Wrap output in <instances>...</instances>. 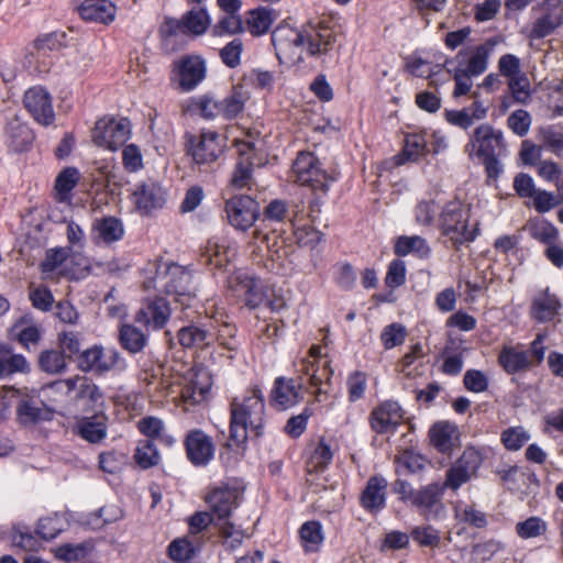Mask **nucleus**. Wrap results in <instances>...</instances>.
<instances>
[{
    "mask_svg": "<svg viewBox=\"0 0 563 563\" xmlns=\"http://www.w3.org/2000/svg\"><path fill=\"white\" fill-rule=\"evenodd\" d=\"M430 153L428 148V132L416 130L405 135L401 151L394 156L397 166L408 162H418Z\"/></svg>",
    "mask_w": 563,
    "mask_h": 563,
    "instance_id": "nucleus-25",
    "label": "nucleus"
},
{
    "mask_svg": "<svg viewBox=\"0 0 563 563\" xmlns=\"http://www.w3.org/2000/svg\"><path fill=\"white\" fill-rule=\"evenodd\" d=\"M482 462L483 456L477 449L466 448L463 454L446 471L443 487L457 490L475 476Z\"/></svg>",
    "mask_w": 563,
    "mask_h": 563,
    "instance_id": "nucleus-16",
    "label": "nucleus"
},
{
    "mask_svg": "<svg viewBox=\"0 0 563 563\" xmlns=\"http://www.w3.org/2000/svg\"><path fill=\"white\" fill-rule=\"evenodd\" d=\"M48 388L66 389L67 393L78 390L77 397L86 399L92 408H102L104 406V395L101 389L91 380L81 376H74L67 379L57 380Z\"/></svg>",
    "mask_w": 563,
    "mask_h": 563,
    "instance_id": "nucleus-23",
    "label": "nucleus"
},
{
    "mask_svg": "<svg viewBox=\"0 0 563 563\" xmlns=\"http://www.w3.org/2000/svg\"><path fill=\"white\" fill-rule=\"evenodd\" d=\"M155 287L175 296L176 301L186 307L196 296V283L191 272L175 263L158 266Z\"/></svg>",
    "mask_w": 563,
    "mask_h": 563,
    "instance_id": "nucleus-9",
    "label": "nucleus"
},
{
    "mask_svg": "<svg viewBox=\"0 0 563 563\" xmlns=\"http://www.w3.org/2000/svg\"><path fill=\"white\" fill-rule=\"evenodd\" d=\"M120 342L131 353L141 352L146 345V335L132 324H123L120 329Z\"/></svg>",
    "mask_w": 563,
    "mask_h": 563,
    "instance_id": "nucleus-47",
    "label": "nucleus"
},
{
    "mask_svg": "<svg viewBox=\"0 0 563 563\" xmlns=\"http://www.w3.org/2000/svg\"><path fill=\"white\" fill-rule=\"evenodd\" d=\"M131 122L126 118L115 120L114 118L99 119L92 129V142L109 151H117L130 139Z\"/></svg>",
    "mask_w": 563,
    "mask_h": 563,
    "instance_id": "nucleus-14",
    "label": "nucleus"
},
{
    "mask_svg": "<svg viewBox=\"0 0 563 563\" xmlns=\"http://www.w3.org/2000/svg\"><path fill=\"white\" fill-rule=\"evenodd\" d=\"M170 318V308L164 298L147 300L142 309L135 314V321L151 328L159 330L165 327Z\"/></svg>",
    "mask_w": 563,
    "mask_h": 563,
    "instance_id": "nucleus-26",
    "label": "nucleus"
},
{
    "mask_svg": "<svg viewBox=\"0 0 563 563\" xmlns=\"http://www.w3.org/2000/svg\"><path fill=\"white\" fill-rule=\"evenodd\" d=\"M300 544L305 552H318L324 542V531L322 525L317 520H309L301 525L299 529Z\"/></svg>",
    "mask_w": 563,
    "mask_h": 563,
    "instance_id": "nucleus-36",
    "label": "nucleus"
},
{
    "mask_svg": "<svg viewBox=\"0 0 563 563\" xmlns=\"http://www.w3.org/2000/svg\"><path fill=\"white\" fill-rule=\"evenodd\" d=\"M225 139L216 131L202 129L198 135L187 136L186 150L198 165L216 162L224 152Z\"/></svg>",
    "mask_w": 563,
    "mask_h": 563,
    "instance_id": "nucleus-13",
    "label": "nucleus"
},
{
    "mask_svg": "<svg viewBox=\"0 0 563 563\" xmlns=\"http://www.w3.org/2000/svg\"><path fill=\"white\" fill-rule=\"evenodd\" d=\"M243 52V42L241 38H234L227 43L219 53L221 62L229 68H236L241 64Z\"/></svg>",
    "mask_w": 563,
    "mask_h": 563,
    "instance_id": "nucleus-60",
    "label": "nucleus"
},
{
    "mask_svg": "<svg viewBox=\"0 0 563 563\" xmlns=\"http://www.w3.org/2000/svg\"><path fill=\"white\" fill-rule=\"evenodd\" d=\"M332 457L333 450L323 439H321L308 461V470L310 472L323 471L331 463Z\"/></svg>",
    "mask_w": 563,
    "mask_h": 563,
    "instance_id": "nucleus-55",
    "label": "nucleus"
},
{
    "mask_svg": "<svg viewBox=\"0 0 563 563\" xmlns=\"http://www.w3.org/2000/svg\"><path fill=\"white\" fill-rule=\"evenodd\" d=\"M561 308L559 299L549 292H542L533 298L531 317L539 322L552 321Z\"/></svg>",
    "mask_w": 563,
    "mask_h": 563,
    "instance_id": "nucleus-35",
    "label": "nucleus"
},
{
    "mask_svg": "<svg viewBox=\"0 0 563 563\" xmlns=\"http://www.w3.org/2000/svg\"><path fill=\"white\" fill-rule=\"evenodd\" d=\"M405 410L396 400H384L376 405L369 413V426L379 434L394 433L405 421Z\"/></svg>",
    "mask_w": 563,
    "mask_h": 563,
    "instance_id": "nucleus-19",
    "label": "nucleus"
},
{
    "mask_svg": "<svg viewBox=\"0 0 563 563\" xmlns=\"http://www.w3.org/2000/svg\"><path fill=\"white\" fill-rule=\"evenodd\" d=\"M439 228L441 236L460 246L475 241L479 234V222L471 221V209L460 200L445 203L440 218Z\"/></svg>",
    "mask_w": 563,
    "mask_h": 563,
    "instance_id": "nucleus-6",
    "label": "nucleus"
},
{
    "mask_svg": "<svg viewBox=\"0 0 563 563\" xmlns=\"http://www.w3.org/2000/svg\"><path fill=\"white\" fill-rule=\"evenodd\" d=\"M444 487L440 483H431L416 490L412 506L424 512L438 504L443 495Z\"/></svg>",
    "mask_w": 563,
    "mask_h": 563,
    "instance_id": "nucleus-42",
    "label": "nucleus"
},
{
    "mask_svg": "<svg viewBox=\"0 0 563 563\" xmlns=\"http://www.w3.org/2000/svg\"><path fill=\"white\" fill-rule=\"evenodd\" d=\"M499 365L508 374H515L529 368L532 361L527 351L515 346H504L498 355Z\"/></svg>",
    "mask_w": 563,
    "mask_h": 563,
    "instance_id": "nucleus-34",
    "label": "nucleus"
},
{
    "mask_svg": "<svg viewBox=\"0 0 563 563\" xmlns=\"http://www.w3.org/2000/svg\"><path fill=\"white\" fill-rule=\"evenodd\" d=\"M167 192L163 186L152 178L135 184L131 194L132 201L142 214L162 209L166 203Z\"/></svg>",
    "mask_w": 563,
    "mask_h": 563,
    "instance_id": "nucleus-20",
    "label": "nucleus"
},
{
    "mask_svg": "<svg viewBox=\"0 0 563 563\" xmlns=\"http://www.w3.org/2000/svg\"><path fill=\"white\" fill-rule=\"evenodd\" d=\"M230 440L236 445L247 441L249 434L260 435L265 421V399L260 385H252L230 404Z\"/></svg>",
    "mask_w": 563,
    "mask_h": 563,
    "instance_id": "nucleus-2",
    "label": "nucleus"
},
{
    "mask_svg": "<svg viewBox=\"0 0 563 563\" xmlns=\"http://www.w3.org/2000/svg\"><path fill=\"white\" fill-rule=\"evenodd\" d=\"M488 107L481 100H474L473 103L461 110H445L444 117L448 123L462 130H468L475 121L484 120L487 117Z\"/></svg>",
    "mask_w": 563,
    "mask_h": 563,
    "instance_id": "nucleus-30",
    "label": "nucleus"
},
{
    "mask_svg": "<svg viewBox=\"0 0 563 563\" xmlns=\"http://www.w3.org/2000/svg\"><path fill=\"white\" fill-rule=\"evenodd\" d=\"M188 460L196 466H206L214 456L212 439L201 430L190 431L185 440Z\"/></svg>",
    "mask_w": 563,
    "mask_h": 563,
    "instance_id": "nucleus-24",
    "label": "nucleus"
},
{
    "mask_svg": "<svg viewBox=\"0 0 563 563\" xmlns=\"http://www.w3.org/2000/svg\"><path fill=\"white\" fill-rule=\"evenodd\" d=\"M380 341L386 350L401 345L407 338V329L404 324L394 322L386 325L380 332Z\"/></svg>",
    "mask_w": 563,
    "mask_h": 563,
    "instance_id": "nucleus-56",
    "label": "nucleus"
},
{
    "mask_svg": "<svg viewBox=\"0 0 563 563\" xmlns=\"http://www.w3.org/2000/svg\"><path fill=\"white\" fill-rule=\"evenodd\" d=\"M271 40L278 60L295 65L302 62L303 52L311 57L331 52L336 42V33L321 22L303 26L302 30L279 25L272 32Z\"/></svg>",
    "mask_w": 563,
    "mask_h": 563,
    "instance_id": "nucleus-1",
    "label": "nucleus"
},
{
    "mask_svg": "<svg viewBox=\"0 0 563 563\" xmlns=\"http://www.w3.org/2000/svg\"><path fill=\"white\" fill-rule=\"evenodd\" d=\"M454 517L461 523L475 528H484L487 525L486 514L479 510L474 504L457 501L454 506Z\"/></svg>",
    "mask_w": 563,
    "mask_h": 563,
    "instance_id": "nucleus-40",
    "label": "nucleus"
},
{
    "mask_svg": "<svg viewBox=\"0 0 563 563\" xmlns=\"http://www.w3.org/2000/svg\"><path fill=\"white\" fill-rule=\"evenodd\" d=\"M431 444L443 454L450 453L460 444V431L455 423L438 421L429 430Z\"/></svg>",
    "mask_w": 563,
    "mask_h": 563,
    "instance_id": "nucleus-27",
    "label": "nucleus"
},
{
    "mask_svg": "<svg viewBox=\"0 0 563 563\" xmlns=\"http://www.w3.org/2000/svg\"><path fill=\"white\" fill-rule=\"evenodd\" d=\"M66 523V519L63 515L54 514L38 520L36 533L40 534L42 539L51 540L65 529Z\"/></svg>",
    "mask_w": 563,
    "mask_h": 563,
    "instance_id": "nucleus-51",
    "label": "nucleus"
},
{
    "mask_svg": "<svg viewBox=\"0 0 563 563\" xmlns=\"http://www.w3.org/2000/svg\"><path fill=\"white\" fill-rule=\"evenodd\" d=\"M250 95L242 85H234L223 99L218 100L211 93L190 98L187 110L205 120L222 118L232 121L244 112Z\"/></svg>",
    "mask_w": 563,
    "mask_h": 563,
    "instance_id": "nucleus-5",
    "label": "nucleus"
},
{
    "mask_svg": "<svg viewBox=\"0 0 563 563\" xmlns=\"http://www.w3.org/2000/svg\"><path fill=\"white\" fill-rule=\"evenodd\" d=\"M531 115L528 111L519 109L514 111L507 119L508 128L518 136L528 134L531 125Z\"/></svg>",
    "mask_w": 563,
    "mask_h": 563,
    "instance_id": "nucleus-61",
    "label": "nucleus"
},
{
    "mask_svg": "<svg viewBox=\"0 0 563 563\" xmlns=\"http://www.w3.org/2000/svg\"><path fill=\"white\" fill-rule=\"evenodd\" d=\"M496 44V38H487L483 44L461 48L455 56L445 58L443 67L452 76L455 84L454 98L466 96L473 86L472 78L486 71L489 55Z\"/></svg>",
    "mask_w": 563,
    "mask_h": 563,
    "instance_id": "nucleus-3",
    "label": "nucleus"
},
{
    "mask_svg": "<svg viewBox=\"0 0 563 563\" xmlns=\"http://www.w3.org/2000/svg\"><path fill=\"white\" fill-rule=\"evenodd\" d=\"M64 273L73 279L84 278L90 269V261L79 251H69L68 261H66Z\"/></svg>",
    "mask_w": 563,
    "mask_h": 563,
    "instance_id": "nucleus-54",
    "label": "nucleus"
},
{
    "mask_svg": "<svg viewBox=\"0 0 563 563\" xmlns=\"http://www.w3.org/2000/svg\"><path fill=\"white\" fill-rule=\"evenodd\" d=\"M256 161L239 159L234 166L231 185L236 189L250 188Z\"/></svg>",
    "mask_w": 563,
    "mask_h": 563,
    "instance_id": "nucleus-53",
    "label": "nucleus"
},
{
    "mask_svg": "<svg viewBox=\"0 0 563 563\" xmlns=\"http://www.w3.org/2000/svg\"><path fill=\"white\" fill-rule=\"evenodd\" d=\"M321 358V346L313 345L309 350L306 357L300 361L298 372L308 377L311 388H316L314 396L317 401H322V395L325 393L322 389L323 380L329 379L330 372L324 363L321 367L319 365Z\"/></svg>",
    "mask_w": 563,
    "mask_h": 563,
    "instance_id": "nucleus-21",
    "label": "nucleus"
},
{
    "mask_svg": "<svg viewBox=\"0 0 563 563\" xmlns=\"http://www.w3.org/2000/svg\"><path fill=\"white\" fill-rule=\"evenodd\" d=\"M244 31V21L240 14H223L213 25L212 35L222 37L241 34Z\"/></svg>",
    "mask_w": 563,
    "mask_h": 563,
    "instance_id": "nucleus-48",
    "label": "nucleus"
},
{
    "mask_svg": "<svg viewBox=\"0 0 563 563\" xmlns=\"http://www.w3.org/2000/svg\"><path fill=\"white\" fill-rule=\"evenodd\" d=\"M291 168L296 181L300 186L310 188L317 197H325L331 185L339 178V173L335 170L323 169L319 157L310 151L298 152Z\"/></svg>",
    "mask_w": 563,
    "mask_h": 563,
    "instance_id": "nucleus-7",
    "label": "nucleus"
},
{
    "mask_svg": "<svg viewBox=\"0 0 563 563\" xmlns=\"http://www.w3.org/2000/svg\"><path fill=\"white\" fill-rule=\"evenodd\" d=\"M563 25V1L547 0L542 14L536 19L530 31V37L544 38Z\"/></svg>",
    "mask_w": 563,
    "mask_h": 563,
    "instance_id": "nucleus-22",
    "label": "nucleus"
},
{
    "mask_svg": "<svg viewBox=\"0 0 563 563\" xmlns=\"http://www.w3.org/2000/svg\"><path fill=\"white\" fill-rule=\"evenodd\" d=\"M506 148V141L501 130L495 129L489 123H482L470 134L465 151L470 157L478 158L485 167L488 179H497L503 165L498 157Z\"/></svg>",
    "mask_w": 563,
    "mask_h": 563,
    "instance_id": "nucleus-4",
    "label": "nucleus"
},
{
    "mask_svg": "<svg viewBox=\"0 0 563 563\" xmlns=\"http://www.w3.org/2000/svg\"><path fill=\"white\" fill-rule=\"evenodd\" d=\"M276 18L277 12L274 9L266 7L252 9L247 12V18L244 22L245 30L253 36H262L269 31Z\"/></svg>",
    "mask_w": 563,
    "mask_h": 563,
    "instance_id": "nucleus-33",
    "label": "nucleus"
},
{
    "mask_svg": "<svg viewBox=\"0 0 563 563\" xmlns=\"http://www.w3.org/2000/svg\"><path fill=\"white\" fill-rule=\"evenodd\" d=\"M78 181V169L76 167H66L55 179V190L60 197H65L76 187Z\"/></svg>",
    "mask_w": 563,
    "mask_h": 563,
    "instance_id": "nucleus-59",
    "label": "nucleus"
},
{
    "mask_svg": "<svg viewBox=\"0 0 563 563\" xmlns=\"http://www.w3.org/2000/svg\"><path fill=\"white\" fill-rule=\"evenodd\" d=\"M515 530L517 536L523 540L534 539L547 533L548 523L540 517L531 516L526 520L517 522Z\"/></svg>",
    "mask_w": 563,
    "mask_h": 563,
    "instance_id": "nucleus-50",
    "label": "nucleus"
},
{
    "mask_svg": "<svg viewBox=\"0 0 563 563\" xmlns=\"http://www.w3.org/2000/svg\"><path fill=\"white\" fill-rule=\"evenodd\" d=\"M16 340L26 349L40 340V330L35 324L18 323L13 328Z\"/></svg>",
    "mask_w": 563,
    "mask_h": 563,
    "instance_id": "nucleus-63",
    "label": "nucleus"
},
{
    "mask_svg": "<svg viewBox=\"0 0 563 563\" xmlns=\"http://www.w3.org/2000/svg\"><path fill=\"white\" fill-rule=\"evenodd\" d=\"M78 433L90 443H97L107 435V426L102 418H86L78 426Z\"/></svg>",
    "mask_w": 563,
    "mask_h": 563,
    "instance_id": "nucleus-45",
    "label": "nucleus"
},
{
    "mask_svg": "<svg viewBox=\"0 0 563 563\" xmlns=\"http://www.w3.org/2000/svg\"><path fill=\"white\" fill-rule=\"evenodd\" d=\"M92 230L106 243L119 241L124 233L121 220L114 217H104L96 220Z\"/></svg>",
    "mask_w": 563,
    "mask_h": 563,
    "instance_id": "nucleus-39",
    "label": "nucleus"
},
{
    "mask_svg": "<svg viewBox=\"0 0 563 563\" xmlns=\"http://www.w3.org/2000/svg\"><path fill=\"white\" fill-rule=\"evenodd\" d=\"M35 140L34 131L18 120L11 121L5 130V144L8 151L20 154L31 150Z\"/></svg>",
    "mask_w": 563,
    "mask_h": 563,
    "instance_id": "nucleus-29",
    "label": "nucleus"
},
{
    "mask_svg": "<svg viewBox=\"0 0 563 563\" xmlns=\"http://www.w3.org/2000/svg\"><path fill=\"white\" fill-rule=\"evenodd\" d=\"M224 210L229 223L242 231L250 229L260 217V203L247 195H235L228 199Z\"/></svg>",
    "mask_w": 563,
    "mask_h": 563,
    "instance_id": "nucleus-17",
    "label": "nucleus"
},
{
    "mask_svg": "<svg viewBox=\"0 0 563 563\" xmlns=\"http://www.w3.org/2000/svg\"><path fill=\"white\" fill-rule=\"evenodd\" d=\"M347 391H349V400L354 402L363 398L366 387H367V377L363 372H354L347 377Z\"/></svg>",
    "mask_w": 563,
    "mask_h": 563,
    "instance_id": "nucleus-64",
    "label": "nucleus"
},
{
    "mask_svg": "<svg viewBox=\"0 0 563 563\" xmlns=\"http://www.w3.org/2000/svg\"><path fill=\"white\" fill-rule=\"evenodd\" d=\"M207 60L199 54H184L169 66V80L181 92L197 89L207 78Z\"/></svg>",
    "mask_w": 563,
    "mask_h": 563,
    "instance_id": "nucleus-10",
    "label": "nucleus"
},
{
    "mask_svg": "<svg viewBox=\"0 0 563 563\" xmlns=\"http://www.w3.org/2000/svg\"><path fill=\"white\" fill-rule=\"evenodd\" d=\"M117 7L109 0H85L79 14L85 21L109 24L115 18Z\"/></svg>",
    "mask_w": 563,
    "mask_h": 563,
    "instance_id": "nucleus-31",
    "label": "nucleus"
},
{
    "mask_svg": "<svg viewBox=\"0 0 563 563\" xmlns=\"http://www.w3.org/2000/svg\"><path fill=\"white\" fill-rule=\"evenodd\" d=\"M532 236L545 246H556L558 230L550 222H542L533 225L531 229Z\"/></svg>",
    "mask_w": 563,
    "mask_h": 563,
    "instance_id": "nucleus-62",
    "label": "nucleus"
},
{
    "mask_svg": "<svg viewBox=\"0 0 563 563\" xmlns=\"http://www.w3.org/2000/svg\"><path fill=\"white\" fill-rule=\"evenodd\" d=\"M302 399L301 384L291 378L278 377L272 390V401L275 407L285 410L294 407Z\"/></svg>",
    "mask_w": 563,
    "mask_h": 563,
    "instance_id": "nucleus-28",
    "label": "nucleus"
},
{
    "mask_svg": "<svg viewBox=\"0 0 563 563\" xmlns=\"http://www.w3.org/2000/svg\"><path fill=\"white\" fill-rule=\"evenodd\" d=\"M78 367L86 373L102 375L124 371L126 362L117 349L95 344L78 355Z\"/></svg>",
    "mask_w": 563,
    "mask_h": 563,
    "instance_id": "nucleus-11",
    "label": "nucleus"
},
{
    "mask_svg": "<svg viewBox=\"0 0 563 563\" xmlns=\"http://www.w3.org/2000/svg\"><path fill=\"white\" fill-rule=\"evenodd\" d=\"M530 440V433L523 427H511L501 433V441L506 449L518 451Z\"/></svg>",
    "mask_w": 563,
    "mask_h": 563,
    "instance_id": "nucleus-58",
    "label": "nucleus"
},
{
    "mask_svg": "<svg viewBox=\"0 0 563 563\" xmlns=\"http://www.w3.org/2000/svg\"><path fill=\"white\" fill-rule=\"evenodd\" d=\"M29 368V363L23 355L15 354L9 346L0 344V377L14 373H24Z\"/></svg>",
    "mask_w": 563,
    "mask_h": 563,
    "instance_id": "nucleus-38",
    "label": "nucleus"
},
{
    "mask_svg": "<svg viewBox=\"0 0 563 563\" xmlns=\"http://www.w3.org/2000/svg\"><path fill=\"white\" fill-rule=\"evenodd\" d=\"M211 336L208 330L197 325L184 327L178 331V340L184 347L208 345Z\"/></svg>",
    "mask_w": 563,
    "mask_h": 563,
    "instance_id": "nucleus-46",
    "label": "nucleus"
},
{
    "mask_svg": "<svg viewBox=\"0 0 563 563\" xmlns=\"http://www.w3.org/2000/svg\"><path fill=\"white\" fill-rule=\"evenodd\" d=\"M161 455L156 445L151 440L140 441L134 452L135 463L143 470L153 467L159 463Z\"/></svg>",
    "mask_w": 563,
    "mask_h": 563,
    "instance_id": "nucleus-49",
    "label": "nucleus"
},
{
    "mask_svg": "<svg viewBox=\"0 0 563 563\" xmlns=\"http://www.w3.org/2000/svg\"><path fill=\"white\" fill-rule=\"evenodd\" d=\"M243 488L230 484H222L209 489L205 501L216 517V522L231 518L243 499Z\"/></svg>",
    "mask_w": 563,
    "mask_h": 563,
    "instance_id": "nucleus-15",
    "label": "nucleus"
},
{
    "mask_svg": "<svg viewBox=\"0 0 563 563\" xmlns=\"http://www.w3.org/2000/svg\"><path fill=\"white\" fill-rule=\"evenodd\" d=\"M177 384L183 402L186 406H195L205 402L209 398L212 377L206 367L195 365L179 376Z\"/></svg>",
    "mask_w": 563,
    "mask_h": 563,
    "instance_id": "nucleus-12",
    "label": "nucleus"
},
{
    "mask_svg": "<svg viewBox=\"0 0 563 563\" xmlns=\"http://www.w3.org/2000/svg\"><path fill=\"white\" fill-rule=\"evenodd\" d=\"M227 287L232 297L242 300L250 309H256L264 302H267L272 310L282 307L268 300L271 286L250 271H234L228 277Z\"/></svg>",
    "mask_w": 563,
    "mask_h": 563,
    "instance_id": "nucleus-8",
    "label": "nucleus"
},
{
    "mask_svg": "<svg viewBox=\"0 0 563 563\" xmlns=\"http://www.w3.org/2000/svg\"><path fill=\"white\" fill-rule=\"evenodd\" d=\"M40 367L48 374H59L66 368V361L63 352L47 350L40 355Z\"/></svg>",
    "mask_w": 563,
    "mask_h": 563,
    "instance_id": "nucleus-57",
    "label": "nucleus"
},
{
    "mask_svg": "<svg viewBox=\"0 0 563 563\" xmlns=\"http://www.w3.org/2000/svg\"><path fill=\"white\" fill-rule=\"evenodd\" d=\"M69 251L71 249H49L41 264V269L45 277H49L53 273L65 275L64 268L67 266L65 264L68 261Z\"/></svg>",
    "mask_w": 563,
    "mask_h": 563,
    "instance_id": "nucleus-43",
    "label": "nucleus"
},
{
    "mask_svg": "<svg viewBox=\"0 0 563 563\" xmlns=\"http://www.w3.org/2000/svg\"><path fill=\"white\" fill-rule=\"evenodd\" d=\"M69 251L71 249H49L41 264V269L45 277H49L53 273L65 275L64 268L67 266L65 264L68 261Z\"/></svg>",
    "mask_w": 563,
    "mask_h": 563,
    "instance_id": "nucleus-44",
    "label": "nucleus"
},
{
    "mask_svg": "<svg viewBox=\"0 0 563 563\" xmlns=\"http://www.w3.org/2000/svg\"><path fill=\"white\" fill-rule=\"evenodd\" d=\"M216 526L219 529L223 545L227 549L236 550L242 545L243 540L247 537L245 530L232 522L231 518L217 521Z\"/></svg>",
    "mask_w": 563,
    "mask_h": 563,
    "instance_id": "nucleus-41",
    "label": "nucleus"
},
{
    "mask_svg": "<svg viewBox=\"0 0 563 563\" xmlns=\"http://www.w3.org/2000/svg\"><path fill=\"white\" fill-rule=\"evenodd\" d=\"M66 46L67 34L64 31L44 33L34 40V48L38 52H54Z\"/></svg>",
    "mask_w": 563,
    "mask_h": 563,
    "instance_id": "nucleus-52",
    "label": "nucleus"
},
{
    "mask_svg": "<svg viewBox=\"0 0 563 563\" xmlns=\"http://www.w3.org/2000/svg\"><path fill=\"white\" fill-rule=\"evenodd\" d=\"M185 34L199 36L206 33L211 19L205 7H194L183 14Z\"/></svg>",
    "mask_w": 563,
    "mask_h": 563,
    "instance_id": "nucleus-37",
    "label": "nucleus"
},
{
    "mask_svg": "<svg viewBox=\"0 0 563 563\" xmlns=\"http://www.w3.org/2000/svg\"><path fill=\"white\" fill-rule=\"evenodd\" d=\"M387 481L380 476H373L367 481L362 493V506L372 512L379 511L386 504Z\"/></svg>",
    "mask_w": 563,
    "mask_h": 563,
    "instance_id": "nucleus-32",
    "label": "nucleus"
},
{
    "mask_svg": "<svg viewBox=\"0 0 563 563\" xmlns=\"http://www.w3.org/2000/svg\"><path fill=\"white\" fill-rule=\"evenodd\" d=\"M23 106L35 122L48 126L55 121L53 98L41 85L32 86L23 95Z\"/></svg>",
    "mask_w": 563,
    "mask_h": 563,
    "instance_id": "nucleus-18",
    "label": "nucleus"
}]
</instances>
